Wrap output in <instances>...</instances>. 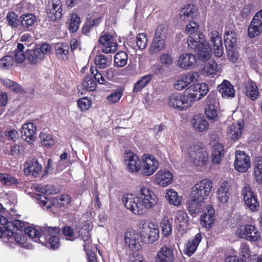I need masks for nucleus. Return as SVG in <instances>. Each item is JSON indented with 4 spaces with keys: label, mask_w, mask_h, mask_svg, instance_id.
Here are the masks:
<instances>
[{
    "label": "nucleus",
    "mask_w": 262,
    "mask_h": 262,
    "mask_svg": "<svg viewBox=\"0 0 262 262\" xmlns=\"http://www.w3.org/2000/svg\"><path fill=\"white\" fill-rule=\"evenodd\" d=\"M163 234L165 236L169 235L172 231V226L170 221L167 217L163 219L161 223Z\"/></svg>",
    "instance_id": "58"
},
{
    "label": "nucleus",
    "mask_w": 262,
    "mask_h": 262,
    "mask_svg": "<svg viewBox=\"0 0 262 262\" xmlns=\"http://www.w3.org/2000/svg\"><path fill=\"white\" fill-rule=\"evenodd\" d=\"M168 104L170 107L180 111H186L192 106L188 95L177 92L169 96Z\"/></svg>",
    "instance_id": "7"
},
{
    "label": "nucleus",
    "mask_w": 262,
    "mask_h": 262,
    "mask_svg": "<svg viewBox=\"0 0 262 262\" xmlns=\"http://www.w3.org/2000/svg\"><path fill=\"white\" fill-rule=\"evenodd\" d=\"M220 72V68L218 64L213 60L206 63L201 70L202 74L206 76H214Z\"/></svg>",
    "instance_id": "39"
},
{
    "label": "nucleus",
    "mask_w": 262,
    "mask_h": 262,
    "mask_svg": "<svg viewBox=\"0 0 262 262\" xmlns=\"http://www.w3.org/2000/svg\"><path fill=\"white\" fill-rule=\"evenodd\" d=\"M3 84L7 88L16 93L21 91V86L16 82H14L10 79H5L3 81Z\"/></svg>",
    "instance_id": "60"
},
{
    "label": "nucleus",
    "mask_w": 262,
    "mask_h": 262,
    "mask_svg": "<svg viewBox=\"0 0 262 262\" xmlns=\"http://www.w3.org/2000/svg\"><path fill=\"white\" fill-rule=\"evenodd\" d=\"M26 53L27 60L32 64H36L43 59L37 48L27 50Z\"/></svg>",
    "instance_id": "40"
},
{
    "label": "nucleus",
    "mask_w": 262,
    "mask_h": 262,
    "mask_svg": "<svg viewBox=\"0 0 262 262\" xmlns=\"http://www.w3.org/2000/svg\"><path fill=\"white\" fill-rule=\"evenodd\" d=\"M210 42L213 46V53L216 57H221L224 53L222 37L216 30H213L210 34Z\"/></svg>",
    "instance_id": "22"
},
{
    "label": "nucleus",
    "mask_w": 262,
    "mask_h": 262,
    "mask_svg": "<svg viewBox=\"0 0 262 262\" xmlns=\"http://www.w3.org/2000/svg\"><path fill=\"white\" fill-rule=\"evenodd\" d=\"M173 178V174L171 171L160 169L152 177V182L157 186L166 187L172 184Z\"/></svg>",
    "instance_id": "13"
},
{
    "label": "nucleus",
    "mask_w": 262,
    "mask_h": 262,
    "mask_svg": "<svg viewBox=\"0 0 262 262\" xmlns=\"http://www.w3.org/2000/svg\"><path fill=\"white\" fill-rule=\"evenodd\" d=\"M95 63L99 69H105L111 64V61L109 60L106 57L102 54L96 56L95 58Z\"/></svg>",
    "instance_id": "48"
},
{
    "label": "nucleus",
    "mask_w": 262,
    "mask_h": 262,
    "mask_svg": "<svg viewBox=\"0 0 262 262\" xmlns=\"http://www.w3.org/2000/svg\"><path fill=\"white\" fill-rule=\"evenodd\" d=\"M204 35L201 33L194 35L189 36L188 38V46L189 48L195 50L201 46L200 35Z\"/></svg>",
    "instance_id": "50"
},
{
    "label": "nucleus",
    "mask_w": 262,
    "mask_h": 262,
    "mask_svg": "<svg viewBox=\"0 0 262 262\" xmlns=\"http://www.w3.org/2000/svg\"><path fill=\"white\" fill-rule=\"evenodd\" d=\"M188 216L187 213L182 210H178L176 214L175 223L178 228L183 232H185L188 226Z\"/></svg>",
    "instance_id": "33"
},
{
    "label": "nucleus",
    "mask_w": 262,
    "mask_h": 262,
    "mask_svg": "<svg viewBox=\"0 0 262 262\" xmlns=\"http://www.w3.org/2000/svg\"><path fill=\"white\" fill-rule=\"evenodd\" d=\"M241 193L247 207L252 212L257 211L259 208V204L256 195L249 185H244Z\"/></svg>",
    "instance_id": "16"
},
{
    "label": "nucleus",
    "mask_w": 262,
    "mask_h": 262,
    "mask_svg": "<svg viewBox=\"0 0 262 262\" xmlns=\"http://www.w3.org/2000/svg\"><path fill=\"white\" fill-rule=\"evenodd\" d=\"M41 144L47 147H50L54 144V141L51 135L44 132H41L39 134Z\"/></svg>",
    "instance_id": "57"
},
{
    "label": "nucleus",
    "mask_w": 262,
    "mask_h": 262,
    "mask_svg": "<svg viewBox=\"0 0 262 262\" xmlns=\"http://www.w3.org/2000/svg\"><path fill=\"white\" fill-rule=\"evenodd\" d=\"M225 45L227 48L233 49L236 46L237 35L233 30L226 31L224 35Z\"/></svg>",
    "instance_id": "42"
},
{
    "label": "nucleus",
    "mask_w": 262,
    "mask_h": 262,
    "mask_svg": "<svg viewBox=\"0 0 262 262\" xmlns=\"http://www.w3.org/2000/svg\"><path fill=\"white\" fill-rule=\"evenodd\" d=\"M99 42L102 46V51L104 53H113L117 50L116 38L113 35L105 33L100 37Z\"/></svg>",
    "instance_id": "20"
},
{
    "label": "nucleus",
    "mask_w": 262,
    "mask_h": 262,
    "mask_svg": "<svg viewBox=\"0 0 262 262\" xmlns=\"http://www.w3.org/2000/svg\"><path fill=\"white\" fill-rule=\"evenodd\" d=\"M189 93L187 94L193 104L195 101L201 99L209 91L208 86L205 83H196L188 88Z\"/></svg>",
    "instance_id": "15"
},
{
    "label": "nucleus",
    "mask_w": 262,
    "mask_h": 262,
    "mask_svg": "<svg viewBox=\"0 0 262 262\" xmlns=\"http://www.w3.org/2000/svg\"><path fill=\"white\" fill-rule=\"evenodd\" d=\"M80 21V18L76 13L71 14L67 22L69 30L72 33L75 32L79 27Z\"/></svg>",
    "instance_id": "44"
},
{
    "label": "nucleus",
    "mask_w": 262,
    "mask_h": 262,
    "mask_svg": "<svg viewBox=\"0 0 262 262\" xmlns=\"http://www.w3.org/2000/svg\"><path fill=\"white\" fill-rule=\"evenodd\" d=\"M262 32V26L256 24H254L251 21L248 29V34L250 38H253L259 35Z\"/></svg>",
    "instance_id": "54"
},
{
    "label": "nucleus",
    "mask_w": 262,
    "mask_h": 262,
    "mask_svg": "<svg viewBox=\"0 0 262 262\" xmlns=\"http://www.w3.org/2000/svg\"><path fill=\"white\" fill-rule=\"evenodd\" d=\"M160 61L164 67H168L173 63V60L170 54L165 53L161 55Z\"/></svg>",
    "instance_id": "64"
},
{
    "label": "nucleus",
    "mask_w": 262,
    "mask_h": 262,
    "mask_svg": "<svg viewBox=\"0 0 262 262\" xmlns=\"http://www.w3.org/2000/svg\"><path fill=\"white\" fill-rule=\"evenodd\" d=\"M36 17L32 13L23 14L19 18L21 27L24 29H29L36 22Z\"/></svg>",
    "instance_id": "41"
},
{
    "label": "nucleus",
    "mask_w": 262,
    "mask_h": 262,
    "mask_svg": "<svg viewBox=\"0 0 262 262\" xmlns=\"http://www.w3.org/2000/svg\"><path fill=\"white\" fill-rule=\"evenodd\" d=\"M142 174L146 177L152 175L159 166L158 160L152 155L144 154L141 159Z\"/></svg>",
    "instance_id": "9"
},
{
    "label": "nucleus",
    "mask_w": 262,
    "mask_h": 262,
    "mask_svg": "<svg viewBox=\"0 0 262 262\" xmlns=\"http://www.w3.org/2000/svg\"><path fill=\"white\" fill-rule=\"evenodd\" d=\"M197 10L195 6L192 4H188L184 6L180 11V15L183 20L188 17L192 18Z\"/></svg>",
    "instance_id": "43"
},
{
    "label": "nucleus",
    "mask_w": 262,
    "mask_h": 262,
    "mask_svg": "<svg viewBox=\"0 0 262 262\" xmlns=\"http://www.w3.org/2000/svg\"><path fill=\"white\" fill-rule=\"evenodd\" d=\"M25 49L24 45L18 43L17 45L16 49L14 50V57L16 63H21L26 59V55L24 50Z\"/></svg>",
    "instance_id": "47"
},
{
    "label": "nucleus",
    "mask_w": 262,
    "mask_h": 262,
    "mask_svg": "<svg viewBox=\"0 0 262 262\" xmlns=\"http://www.w3.org/2000/svg\"><path fill=\"white\" fill-rule=\"evenodd\" d=\"M212 149L211 151V157L212 162L214 164H219L223 159L225 151L223 144L220 142H213Z\"/></svg>",
    "instance_id": "34"
},
{
    "label": "nucleus",
    "mask_w": 262,
    "mask_h": 262,
    "mask_svg": "<svg viewBox=\"0 0 262 262\" xmlns=\"http://www.w3.org/2000/svg\"><path fill=\"white\" fill-rule=\"evenodd\" d=\"M6 20L9 25L14 28H17L19 22H20L19 19L18 18V15L13 12H9L7 14Z\"/></svg>",
    "instance_id": "59"
},
{
    "label": "nucleus",
    "mask_w": 262,
    "mask_h": 262,
    "mask_svg": "<svg viewBox=\"0 0 262 262\" xmlns=\"http://www.w3.org/2000/svg\"><path fill=\"white\" fill-rule=\"evenodd\" d=\"M244 128L243 120H238L233 123L227 131V137L231 141H235L239 139L242 135Z\"/></svg>",
    "instance_id": "23"
},
{
    "label": "nucleus",
    "mask_w": 262,
    "mask_h": 262,
    "mask_svg": "<svg viewBox=\"0 0 262 262\" xmlns=\"http://www.w3.org/2000/svg\"><path fill=\"white\" fill-rule=\"evenodd\" d=\"M250 166V157L243 151L236 150L234 162L235 169L240 172H245L248 170Z\"/></svg>",
    "instance_id": "14"
},
{
    "label": "nucleus",
    "mask_w": 262,
    "mask_h": 262,
    "mask_svg": "<svg viewBox=\"0 0 262 262\" xmlns=\"http://www.w3.org/2000/svg\"><path fill=\"white\" fill-rule=\"evenodd\" d=\"M14 60L12 56L6 55L0 59V69L3 70H10L13 68Z\"/></svg>",
    "instance_id": "49"
},
{
    "label": "nucleus",
    "mask_w": 262,
    "mask_h": 262,
    "mask_svg": "<svg viewBox=\"0 0 262 262\" xmlns=\"http://www.w3.org/2000/svg\"><path fill=\"white\" fill-rule=\"evenodd\" d=\"M202 236L201 233H197L195 236L189 239L185 246V253L189 256H191L196 251Z\"/></svg>",
    "instance_id": "36"
},
{
    "label": "nucleus",
    "mask_w": 262,
    "mask_h": 262,
    "mask_svg": "<svg viewBox=\"0 0 262 262\" xmlns=\"http://www.w3.org/2000/svg\"><path fill=\"white\" fill-rule=\"evenodd\" d=\"M36 130V126L33 122H26L22 126V136L29 144H32L34 141Z\"/></svg>",
    "instance_id": "29"
},
{
    "label": "nucleus",
    "mask_w": 262,
    "mask_h": 262,
    "mask_svg": "<svg viewBox=\"0 0 262 262\" xmlns=\"http://www.w3.org/2000/svg\"><path fill=\"white\" fill-rule=\"evenodd\" d=\"M122 202L125 208L136 215H143L154 209L159 203V199L149 187L142 186L134 195L127 193L123 195Z\"/></svg>",
    "instance_id": "1"
},
{
    "label": "nucleus",
    "mask_w": 262,
    "mask_h": 262,
    "mask_svg": "<svg viewBox=\"0 0 262 262\" xmlns=\"http://www.w3.org/2000/svg\"><path fill=\"white\" fill-rule=\"evenodd\" d=\"M147 38L144 33L139 34L137 36L136 43L138 48L140 49H144L147 45Z\"/></svg>",
    "instance_id": "62"
},
{
    "label": "nucleus",
    "mask_w": 262,
    "mask_h": 262,
    "mask_svg": "<svg viewBox=\"0 0 262 262\" xmlns=\"http://www.w3.org/2000/svg\"><path fill=\"white\" fill-rule=\"evenodd\" d=\"M125 245L132 251H140L144 245L142 235L133 230H128L124 236Z\"/></svg>",
    "instance_id": "11"
},
{
    "label": "nucleus",
    "mask_w": 262,
    "mask_h": 262,
    "mask_svg": "<svg viewBox=\"0 0 262 262\" xmlns=\"http://www.w3.org/2000/svg\"><path fill=\"white\" fill-rule=\"evenodd\" d=\"M165 197L169 204L176 207L180 206L183 200L182 197L179 196L178 192L173 189H167Z\"/></svg>",
    "instance_id": "38"
},
{
    "label": "nucleus",
    "mask_w": 262,
    "mask_h": 262,
    "mask_svg": "<svg viewBox=\"0 0 262 262\" xmlns=\"http://www.w3.org/2000/svg\"><path fill=\"white\" fill-rule=\"evenodd\" d=\"M152 78V75L151 74H147L142 77L135 84L133 89L134 92H138L141 91L150 81Z\"/></svg>",
    "instance_id": "45"
},
{
    "label": "nucleus",
    "mask_w": 262,
    "mask_h": 262,
    "mask_svg": "<svg viewBox=\"0 0 262 262\" xmlns=\"http://www.w3.org/2000/svg\"><path fill=\"white\" fill-rule=\"evenodd\" d=\"M56 54L62 59L68 58L69 46L67 43H59L56 46Z\"/></svg>",
    "instance_id": "52"
},
{
    "label": "nucleus",
    "mask_w": 262,
    "mask_h": 262,
    "mask_svg": "<svg viewBox=\"0 0 262 262\" xmlns=\"http://www.w3.org/2000/svg\"><path fill=\"white\" fill-rule=\"evenodd\" d=\"M92 229V224L90 222H86L79 231V234L75 233L73 229L70 226H67L63 228L62 232L66 239L74 241L79 236L83 240L84 250L88 252L90 250L92 240L90 237V232Z\"/></svg>",
    "instance_id": "4"
},
{
    "label": "nucleus",
    "mask_w": 262,
    "mask_h": 262,
    "mask_svg": "<svg viewBox=\"0 0 262 262\" xmlns=\"http://www.w3.org/2000/svg\"><path fill=\"white\" fill-rule=\"evenodd\" d=\"M128 56L124 52H118L114 57V62L118 67H123L127 64Z\"/></svg>",
    "instance_id": "51"
},
{
    "label": "nucleus",
    "mask_w": 262,
    "mask_h": 262,
    "mask_svg": "<svg viewBox=\"0 0 262 262\" xmlns=\"http://www.w3.org/2000/svg\"><path fill=\"white\" fill-rule=\"evenodd\" d=\"M140 234L143 238H147L149 242L154 243L159 238V230L152 222L147 221L142 224Z\"/></svg>",
    "instance_id": "17"
},
{
    "label": "nucleus",
    "mask_w": 262,
    "mask_h": 262,
    "mask_svg": "<svg viewBox=\"0 0 262 262\" xmlns=\"http://www.w3.org/2000/svg\"><path fill=\"white\" fill-rule=\"evenodd\" d=\"M190 123L193 129L197 133L206 132L209 126L208 121L200 115H194L191 119Z\"/></svg>",
    "instance_id": "26"
},
{
    "label": "nucleus",
    "mask_w": 262,
    "mask_h": 262,
    "mask_svg": "<svg viewBox=\"0 0 262 262\" xmlns=\"http://www.w3.org/2000/svg\"><path fill=\"white\" fill-rule=\"evenodd\" d=\"M5 234L7 235V236L3 237V242L5 243L10 245L15 242L16 244L20 247H27V238L25 235L18 233H15L11 230H8Z\"/></svg>",
    "instance_id": "21"
},
{
    "label": "nucleus",
    "mask_w": 262,
    "mask_h": 262,
    "mask_svg": "<svg viewBox=\"0 0 262 262\" xmlns=\"http://www.w3.org/2000/svg\"><path fill=\"white\" fill-rule=\"evenodd\" d=\"M205 205V201L190 197L187 203V209L190 214H197L203 210Z\"/></svg>",
    "instance_id": "35"
},
{
    "label": "nucleus",
    "mask_w": 262,
    "mask_h": 262,
    "mask_svg": "<svg viewBox=\"0 0 262 262\" xmlns=\"http://www.w3.org/2000/svg\"><path fill=\"white\" fill-rule=\"evenodd\" d=\"M186 153L189 160L195 166H204L208 162V152L205 145L201 142H195L189 144Z\"/></svg>",
    "instance_id": "3"
},
{
    "label": "nucleus",
    "mask_w": 262,
    "mask_h": 262,
    "mask_svg": "<svg viewBox=\"0 0 262 262\" xmlns=\"http://www.w3.org/2000/svg\"><path fill=\"white\" fill-rule=\"evenodd\" d=\"M201 46L196 49L198 56L201 60H207L210 57L211 52L210 47L206 40L205 36L201 35Z\"/></svg>",
    "instance_id": "31"
},
{
    "label": "nucleus",
    "mask_w": 262,
    "mask_h": 262,
    "mask_svg": "<svg viewBox=\"0 0 262 262\" xmlns=\"http://www.w3.org/2000/svg\"><path fill=\"white\" fill-rule=\"evenodd\" d=\"M82 87L89 91H93L96 90L97 83L95 81L90 77H86L82 81Z\"/></svg>",
    "instance_id": "56"
},
{
    "label": "nucleus",
    "mask_w": 262,
    "mask_h": 262,
    "mask_svg": "<svg viewBox=\"0 0 262 262\" xmlns=\"http://www.w3.org/2000/svg\"><path fill=\"white\" fill-rule=\"evenodd\" d=\"M206 106L205 113L209 120H217L221 115L219 109V103L214 93H210L205 99Z\"/></svg>",
    "instance_id": "8"
},
{
    "label": "nucleus",
    "mask_w": 262,
    "mask_h": 262,
    "mask_svg": "<svg viewBox=\"0 0 262 262\" xmlns=\"http://www.w3.org/2000/svg\"><path fill=\"white\" fill-rule=\"evenodd\" d=\"M0 182L3 185L10 186L17 185L18 183V179L8 173H0Z\"/></svg>",
    "instance_id": "46"
},
{
    "label": "nucleus",
    "mask_w": 262,
    "mask_h": 262,
    "mask_svg": "<svg viewBox=\"0 0 262 262\" xmlns=\"http://www.w3.org/2000/svg\"><path fill=\"white\" fill-rule=\"evenodd\" d=\"M41 170L42 166L36 160H29L25 163L24 171L27 175L37 177L39 174Z\"/></svg>",
    "instance_id": "32"
},
{
    "label": "nucleus",
    "mask_w": 262,
    "mask_h": 262,
    "mask_svg": "<svg viewBox=\"0 0 262 262\" xmlns=\"http://www.w3.org/2000/svg\"><path fill=\"white\" fill-rule=\"evenodd\" d=\"M245 95L251 100L254 101L258 98L260 93L256 83L252 80L247 82L245 85Z\"/></svg>",
    "instance_id": "37"
},
{
    "label": "nucleus",
    "mask_w": 262,
    "mask_h": 262,
    "mask_svg": "<svg viewBox=\"0 0 262 262\" xmlns=\"http://www.w3.org/2000/svg\"><path fill=\"white\" fill-rule=\"evenodd\" d=\"M206 208V211L201 216L200 223L203 227L210 229L214 223L215 211L211 205H207Z\"/></svg>",
    "instance_id": "28"
},
{
    "label": "nucleus",
    "mask_w": 262,
    "mask_h": 262,
    "mask_svg": "<svg viewBox=\"0 0 262 262\" xmlns=\"http://www.w3.org/2000/svg\"><path fill=\"white\" fill-rule=\"evenodd\" d=\"M176 64L183 70L194 69L196 64V57L191 53H183L176 60Z\"/></svg>",
    "instance_id": "18"
},
{
    "label": "nucleus",
    "mask_w": 262,
    "mask_h": 262,
    "mask_svg": "<svg viewBox=\"0 0 262 262\" xmlns=\"http://www.w3.org/2000/svg\"><path fill=\"white\" fill-rule=\"evenodd\" d=\"M199 26L198 23L194 21H190L185 27V32L186 34L191 35H195L198 34Z\"/></svg>",
    "instance_id": "55"
},
{
    "label": "nucleus",
    "mask_w": 262,
    "mask_h": 262,
    "mask_svg": "<svg viewBox=\"0 0 262 262\" xmlns=\"http://www.w3.org/2000/svg\"><path fill=\"white\" fill-rule=\"evenodd\" d=\"M199 72L190 71L178 76L173 84V88L177 91H182L191 83L196 82L200 78Z\"/></svg>",
    "instance_id": "12"
},
{
    "label": "nucleus",
    "mask_w": 262,
    "mask_h": 262,
    "mask_svg": "<svg viewBox=\"0 0 262 262\" xmlns=\"http://www.w3.org/2000/svg\"><path fill=\"white\" fill-rule=\"evenodd\" d=\"M212 186V182L210 180L203 179L192 187L190 197L205 201L209 195Z\"/></svg>",
    "instance_id": "6"
},
{
    "label": "nucleus",
    "mask_w": 262,
    "mask_h": 262,
    "mask_svg": "<svg viewBox=\"0 0 262 262\" xmlns=\"http://www.w3.org/2000/svg\"><path fill=\"white\" fill-rule=\"evenodd\" d=\"M125 163L130 172H138L141 168L139 157L132 152H127L125 157Z\"/></svg>",
    "instance_id": "25"
},
{
    "label": "nucleus",
    "mask_w": 262,
    "mask_h": 262,
    "mask_svg": "<svg viewBox=\"0 0 262 262\" xmlns=\"http://www.w3.org/2000/svg\"><path fill=\"white\" fill-rule=\"evenodd\" d=\"M90 72L98 83L103 84L105 82L104 77L102 76L101 73L98 71L96 67H92L90 69Z\"/></svg>",
    "instance_id": "63"
},
{
    "label": "nucleus",
    "mask_w": 262,
    "mask_h": 262,
    "mask_svg": "<svg viewBox=\"0 0 262 262\" xmlns=\"http://www.w3.org/2000/svg\"><path fill=\"white\" fill-rule=\"evenodd\" d=\"M232 185L227 181L220 183L217 187L216 196L217 200L221 203H227L231 194Z\"/></svg>",
    "instance_id": "19"
},
{
    "label": "nucleus",
    "mask_w": 262,
    "mask_h": 262,
    "mask_svg": "<svg viewBox=\"0 0 262 262\" xmlns=\"http://www.w3.org/2000/svg\"><path fill=\"white\" fill-rule=\"evenodd\" d=\"M62 6L60 0H52L51 6L48 9V17L52 21H55L62 16Z\"/></svg>",
    "instance_id": "27"
},
{
    "label": "nucleus",
    "mask_w": 262,
    "mask_h": 262,
    "mask_svg": "<svg viewBox=\"0 0 262 262\" xmlns=\"http://www.w3.org/2000/svg\"><path fill=\"white\" fill-rule=\"evenodd\" d=\"M25 232L36 242L50 246L55 249L59 246V229L56 227H43L39 232L34 227H27Z\"/></svg>",
    "instance_id": "2"
},
{
    "label": "nucleus",
    "mask_w": 262,
    "mask_h": 262,
    "mask_svg": "<svg viewBox=\"0 0 262 262\" xmlns=\"http://www.w3.org/2000/svg\"><path fill=\"white\" fill-rule=\"evenodd\" d=\"M78 106L81 111H86L91 106V100L87 97H82L79 99L78 101Z\"/></svg>",
    "instance_id": "61"
},
{
    "label": "nucleus",
    "mask_w": 262,
    "mask_h": 262,
    "mask_svg": "<svg viewBox=\"0 0 262 262\" xmlns=\"http://www.w3.org/2000/svg\"><path fill=\"white\" fill-rule=\"evenodd\" d=\"M165 46L164 39H153L152 42L149 48V52L150 54H155L161 50Z\"/></svg>",
    "instance_id": "53"
},
{
    "label": "nucleus",
    "mask_w": 262,
    "mask_h": 262,
    "mask_svg": "<svg viewBox=\"0 0 262 262\" xmlns=\"http://www.w3.org/2000/svg\"><path fill=\"white\" fill-rule=\"evenodd\" d=\"M217 89L223 98L231 99L235 96V91L234 86L227 80H224L222 83L218 85Z\"/></svg>",
    "instance_id": "30"
},
{
    "label": "nucleus",
    "mask_w": 262,
    "mask_h": 262,
    "mask_svg": "<svg viewBox=\"0 0 262 262\" xmlns=\"http://www.w3.org/2000/svg\"><path fill=\"white\" fill-rule=\"evenodd\" d=\"M174 260L173 249L166 246H164L160 249L155 257V262H174Z\"/></svg>",
    "instance_id": "24"
},
{
    "label": "nucleus",
    "mask_w": 262,
    "mask_h": 262,
    "mask_svg": "<svg viewBox=\"0 0 262 262\" xmlns=\"http://www.w3.org/2000/svg\"><path fill=\"white\" fill-rule=\"evenodd\" d=\"M235 234L239 238L250 242L258 241L261 238L260 233L255 226L242 225L237 227Z\"/></svg>",
    "instance_id": "10"
},
{
    "label": "nucleus",
    "mask_w": 262,
    "mask_h": 262,
    "mask_svg": "<svg viewBox=\"0 0 262 262\" xmlns=\"http://www.w3.org/2000/svg\"><path fill=\"white\" fill-rule=\"evenodd\" d=\"M38 203L44 209H49L52 206L67 207L71 202V197L67 194H62L52 199H49L45 196L37 195Z\"/></svg>",
    "instance_id": "5"
}]
</instances>
